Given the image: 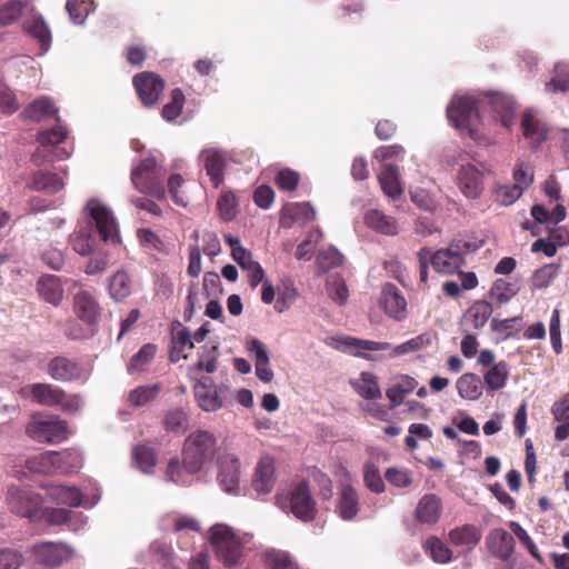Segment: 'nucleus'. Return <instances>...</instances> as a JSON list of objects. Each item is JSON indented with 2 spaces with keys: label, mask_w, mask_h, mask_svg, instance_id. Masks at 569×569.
<instances>
[{
  "label": "nucleus",
  "mask_w": 569,
  "mask_h": 569,
  "mask_svg": "<svg viewBox=\"0 0 569 569\" xmlns=\"http://www.w3.org/2000/svg\"><path fill=\"white\" fill-rule=\"evenodd\" d=\"M84 220L73 237V249H97L99 246L121 244L119 226L112 210L98 198L87 201Z\"/></svg>",
  "instance_id": "1"
},
{
  "label": "nucleus",
  "mask_w": 569,
  "mask_h": 569,
  "mask_svg": "<svg viewBox=\"0 0 569 569\" xmlns=\"http://www.w3.org/2000/svg\"><path fill=\"white\" fill-rule=\"evenodd\" d=\"M433 337L435 336L430 332H423L392 348L388 342L339 336L331 339V346L342 352H349L356 357H362L366 359H369V357L365 351L386 350H390V358H397L427 349L431 346Z\"/></svg>",
  "instance_id": "2"
},
{
  "label": "nucleus",
  "mask_w": 569,
  "mask_h": 569,
  "mask_svg": "<svg viewBox=\"0 0 569 569\" xmlns=\"http://www.w3.org/2000/svg\"><path fill=\"white\" fill-rule=\"evenodd\" d=\"M252 539V533L237 530L226 523H216L209 530V541L214 556L227 568L241 565L244 550Z\"/></svg>",
  "instance_id": "3"
},
{
  "label": "nucleus",
  "mask_w": 569,
  "mask_h": 569,
  "mask_svg": "<svg viewBox=\"0 0 569 569\" xmlns=\"http://www.w3.org/2000/svg\"><path fill=\"white\" fill-rule=\"evenodd\" d=\"M72 309L82 326L71 323L67 328V335L71 339L83 340L93 337L98 331V321L101 309L96 297L89 291L77 292L72 299Z\"/></svg>",
  "instance_id": "4"
},
{
  "label": "nucleus",
  "mask_w": 569,
  "mask_h": 569,
  "mask_svg": "<svg viewBox=\"0 0 569 569\" xmlns=\"http://www.w3.org/2000/svg\"><path fill=\"white\" fill-rule=\"evenodd\" d=\"M480 110H483L480 103V94L478 97L457 94L447 107V117L459 131L477 139L479 137V124L482 122L479 114Z\"/></svg>",
  "instance_id": "5"
},
{
  "label": "nucleus",
  "mask_w": 569,
  "mask_h": 569,
  "mask_svg": "<svg viewBox=\"0 0 569 569\" xmlns=\"http://www.w3.org/2000/svg\"><path fill=\"white\" fill-rule=\"evenodd\" d=\"M219 455L217 438L207 430H197L184 440L182 457L191 470H202Z\"/></svg>",
  "instance_id": "6"
},
{
  "label": "nucleus",
  "mask_w": 569,
  "mask_h": 569,
  "mask_svg": "<svg viewBox=\"0 0 569 569\" xmlns=\"http://www.w3.org/2000/svg\"><path fill=\"white\" fill-rule=\"evenodd\" d=\"M166 169L156 156L142 159L131 171L133 187L141 193L162 199L166 194L163 179Z\"/></svg>",
  "instance_id": "7"
},
{
  "label": "nucleus",
  "mask_w": 569,
  "mask_h": 569,
  "mask_svg": "<svg viewBox=\"0 0 569 569\" xmlns=\"http://www.w3.org/2000/svg\"><path fill=\"white\" fill-rule=\"evenodd\" d=\"M26 433L40 443H60L68 439L67 421L57 416L33 415L26 426Z\"/></svg>",
  "instance_id": "8"
},
{
  "label": "nucleus",
  "mask_w": 569,
  "mask_h": 569,
  "mask_svg": "<svg viewBox=\"0 0 569 569\" xmlns=\"http://www.w3.org/2000/svg\"><path fill=\"white\" fill-rule=\"evenodd\" d=\"M48 373L57 381L86 383L92 373V366L84 360L56 357L48 363Z\"/></svg>",
  "instance_id": "9"
},
{
  "label": "nucleus",
  "mask_w": 569,
  "mask_h": 569,
  "mask_svg": "<svg viewBox=\"0 0 569 569\" xmlns=\"http://www.w3.org/2000/svg\"><path fill=\"white\" fill-rule=\"evenodd\" d=\"M480 103L483 110H490L492 119L502 127L509 129L513 126L517 103L512 96L489 91L480 94Z\"/></svg>",
  "instance_id": "10"
},
{
  "label": "nucleus",
  "mask_w": 569,
  "mask_h": 569,
  "mask_svg": "<svg viewBox=\"0 0 569 569\" xmlns=\"http://www.w3.org/2000/svg\"><path fill=\"white\" fill-rule=\"evenodd\" d=\"M6 501L11 512L33 520L40 510V498L28 488L11 486L8 488Z\"/></svg>",
  "instance_id": "11"
},
{
  "label": "nucleus",
  "mask_w": 569,
  "mask_h": 569,
  "mask_svg": "<svg viewBox=\"0 0 569 569\" xmlns=\"http://www.w3.org/2000/svg\"><path fill=\"white\" fill-rule=\"evenodd\" d=\"M483 163L468 162L461 164L458 170L457 183L459 190L469 199H477L483 191V178L488 172Z\"/></svg>",
  "instance_id": "12"
},
{
  "label": "nucleus",
  "mask_w": 569,
  "mask_h": 569,
  "mask_svg": "<svg viewBox=\"0 0 569 569\" xmlns=\"http://www.w3.org/2000/svg\"><path fill=\"white\" fill-rule=\"evenodd\" d=\"M219 470L217 481L220 488L229 495L240 493V461L233 453H221L218 456Z\"/></svg>",
  "instance_id": "13"
},
{
  "label": "nucleus",
  "mask_w": 569,
  "mask_h": 569,
  "mask_svg": "<svg viewBox=\"0 0 569 569\" xmlns=\"http://www.w3.org/2000/svg\"><path fill=\"white\" fill-rule=\"evenodd\" d=\"M30 551L39 565L56 568L72 556V549L62 542L41 541L34 543Z\"/></svg>",
  "instance_id": "14"
},
{
  "label": "nucleus",
  "mask_w": 569,
  "mask_h": 569,
  "mask_svg": "<svg viewBox=\"0 0 569 569\" xmlns=\"http://www.w3.org/2000/svg\"><path fill=\"white\" fill-rule=\"evenodd\" d=\"M222 387L214 385L212 378L202 377L193 386V395L199 408L207 412H213L222 408Z\"/></svg>",
  "instance_id": "15"
},
{
  "label": "nucleus",
  "mask_w": 569,
  "mask_h": 569,
  "mask_svg": "<svg viewBox=\"0 0 569 569\" xmlns=\"http://www.w3.org/2000/svg\"><path fill=\"white\" fill-rule=\"evenodd\" d=\"M379 305L385 313L395 321L400 322L407 319V300L396 284L387 282L382 287Z\"/></svg>",
  "instance_id": "16"
},
{
  "label": "nucleus",
  "mask_w": 569,
  "mask_h": 569,
  "mask_svg": "<svg viewBox=\"0 0 569 569\" xmlns=\"http://www.w3.org/2000/svg\"><path fill=\"white\" fill-rule=\"evenodd\" d=\"M134 88L144 106L158 102L163 89V79L153 72H141L133 78Z\"/></svg>",
  "instance_id": "17"
},
{
  "label": "nucleus",
  "mask_w": 569,
  "mask_h": 569,
  "mask_svg": "<svg viewBox=\"0 0 569 569\" xmlns=\"http://www.w3.org/2000/svg\"><path fill=\"white\" fill-rule=\"evenodd\" d=\"M96 493L92 498L84 499L83 492L74 486H56L51 489V496L62 505L69 507H83L86 509L93 508L101 499V490L94 485Z\"/></svg>",
  "instance_id": "18"
},
{
  "label": "nucleus",
  "mask_w": 569,
  "mask_h": 569,
  "mask_svg": "<svg viewBox=\"0 0 569 569\" xmlns=\"http://www.w3.org/2000/svg\"><path fill=\"white\" fill-rule=\"evenodd\" d=\"M290 510L300 520L309 521L316 513V503L310 495L309 486L301 481L290 493Z\"/></svg>",
  "instance_id": "19"
},
{
  "label": "nucleus",
  "mask_w": 569,
  "mask_h": 569,
  "mask_svg": "<svg viewBox=\"0 0 569 569\" xmlns=\"http://www.w3.org/2000/svg\"><path fill=\"white\" fill-rule=\"evenodd\" d=\"M274 460L270 456H263L258 461L252 478V488L258 496H266L273 489L276 482Z\"/></svg>",
  "instance_id": "20"
},
{
  "label": "nucleus",
  "mask_w": 569,
  "mask_h": 569,
  "mask_svg": "<svg viewBox=\"0 0 569 569\" xmlns=\"http://www.w3.org/2000/svg\"><path fill=\"white\" fill-rule=\"evenodd\" d=\"M207 176L214 188H218L224 179L226 159L222 152L216 148H204L199 153Z\"/></svg>",
  "instance_id": "21"
},
{
  "label": "nucleus",
  "mask_w": 569,
  "mask_h": 569,
  "mask_svg": "<svg viewBox=\"0 0 569 569\" xmlns=\"http://www.w3.org/2000/svg\"><path fill=\"white\" fill-rule=\"evenodd\" d=\"M22 28L27 34L38 41L41 49L40 54H44L49 51L52 42V34L48 23L40 13L34 12V10L30 12V16L23 22Z\"/></svg>",
  "instance_id": "22"
},
{
  "label": "nucleus",
  "mask_w": 569,
  "mask_h": 569,
  "mask_svg": "<svg viewBox=\"0 0 569 569\" xmlns=\"http://www.w3.org/2000/svg\"><path fill=\"white\" fill-rule=\"evenodd\" d=\"M521 129L523 137L529 141L532 149H537L548 138L549 129L547 124L537 117L532 109L523 112Z\"/></svg>",
  "instance_id": "23"
},
{
  "label": "nucleus",
  "mask_w": 569,
  "mask_h": 569,
  "mask_svg": "<svg viewBox=\"0 0 569 569\" xmlns=\"http://www.w3.org/2000/svg\"><path fill=\"white\" fill-rule=\"evenodd\" d=\"M488 550L497 558L506 561L515 551V539L502 528L492 529L486 537Z\"/></svg>",
  "instance_id": "24"
},
{
  "label": "nucleus",
  "mask_w": 569,
  "mask_h": 569,
  "mask_svg": "<svg viewBox=\"0 0 569 569\" xmlns=\"http://www.w3.org/2000/svg\"><path fill=\"white\" fill-rule=\"evenodd\" d=\"M27 186L34 191L54 194L64 188V181L58 173L37 170L30 174Z\"/></svg>",
  "instance_id": "25"
},
{
  "label": "nucleus",
  "mask_w": 569,
  "mask_h": 569,
  "mask_svg": "<svg viewBox=\"0 0 569 569\" xmlns=\"http://www.w3.org/2000/svg\"><path fill=\"white\" fill-rule=\"evenodd\" d=\"M378 180L383 193L390 200H398L403 191L400 182V174L397 167L390 163H383L378 173Z\"/></svg>",
  "instance_id": "26"
},
{
  "label": "nucleus",
  "mask_w": 569,
  "mask_h": 569,
  "mask_svg": "<svg viewBox=\"0 0 569 569\" xmlns=\"http://www.w3.org/2000/svg\"><path fill=\"white\" fill-rule=\"evenodd\" d=\"M441 500L435 493H427L420 498L416 507V519L420 523L435 525L441 515Z\"/></svg>",
  "instance_id": "27"
},
{
  "label": "nucleus",
  "mask_w": 569,
  "mask_h": 569,
  "mask_svg": "<svg viewBox=\"0 0 569 569\" xmlns=\"http://www.w3.org/2000/svg\"><path fill=\"white\" fill-rule=\"evenodd\" d=\"M491 315L492 307L489 302H475L463 315L461 323L463 331L467 332L469 329H481L487 323Z\"/></svg>",
  "instance_id": "28"
},
{
  "label": "nucleus",
  "mask_w": 569,
  "mask_h": 569,
  "mask_svg": "<svg viewBox=\"0 0 569 569\" xmlns=\"http://www.w3.org/2000/svg\"><path fill=\"white\" fill-rule=\"evenodd\" d=\"M427 259L437 272L447 274L456 272L462 263L460 251H431Z\"/></svg>",
  "instance_id": "29"
},
{
  "label": "nucleus",
  "mask_w": 569,
  "mask_h": 569,
  "mask_svg": "<svg viewBox=\"0 0 569 569\" xmlns=\"http://www.w3.org/2000/svg\"><path fill=\"white\" fill-rule=\"evenodd\" d=\"M365 223L371 230L385 236H395L399 231L396 219L378 209H370L366 212Z\"/></svg>",
  "instance_id": "30"
},
{
  "label": "nucleus",
  "mask_w": 569,
  "mask_h": 569,
  "mask_svg": "<svg viewBox=\"0 0 569 569\" xmlns=\"http://www.w3.org/2000/svg\"><path fill=\"white\" fill-rule=\"evenodd\" d=\"M200 471L201 470H191L188 467L184 457H182V462L177 458H173L168 462L166 469V481L180 486H190L193 482L194 476Z\"/></svg>",
  "instance_id": "31"
},
{
  "label": "nucleus",
  "mask_w": 569,
  "mask_h": 569,
  "mask_svg": "<svg viewBox=\"0 0 569 569\" xmlns=\"http://www.w3.org/2000/svg\"><path fill=\"white\" fill-rule=\"evenodd\" d=\"M449 540L452 545L472 550L481 539V531L473 525H463L449 531Z\"/></svg>",
  "instance_id": "32"
},
{
  "label": "nucleus",
  "mask_w": 569,
  "mask_h": 569,
  "mask_svg": "<svg viewBox=\"0 0 569 569\" xmlns=\"http://www.w3.org/2000/svg\"><path fill=\"white\" fill-rule=\"evenodd\" d=\"M37 289L40 297L53 306H59L63 299V288L57 276H43L38 280Z\"/></svg>",
  "instance_id": "33"
},
{
  "label": "nucleus",
  "mask_w": 569,
  "mask_h": 569,
  "mask_svg": "<svg viewBox=\"0 0 569 569\" xmlns=\"http://www.w3.org/2000/svg\"><path fill=\"white\" fill-rule=\"evenodd\" d=\"M32 11V0H10L0 6V27L10 26L18 21L23 13Z\"/></svg>",
  "instance_id": "34"
},
{
  "label": "nucleus",
  "mask_w": 569,
  "mask_h": 569,
  "mask_svg": "<svg viewBox=\"0 0 569 569\" xmlns=\"http://www.w3.org/2000/svg\"><path fill=\"white\" fill-rule=\"evenodd\" d=\"M54 473L67 475L77 472L82 467V456L78 450L66 449L61 451H53Z\"/></svg>",
  "instance_id": "35"
},
{
  "label": "nucleus",
  "mask_w": 569,
  "mask_h": 569,
  "mask_svg": "<svg viewBox=\"0 0 569 569\" xmlns=\"http://www.w3.org/2000/svg\"><path fill=\"white\" fill-rule=\"evenodd\" d=\"M548 238H538L530 249H558L569 244V231L557 226H546Z\"/></svg>",
  "instance_id": "36"
},
{
  "label": "nucleus",
  "mask_w": 569,
  "mask_h": 569,
  "mask_svg": "<svg viewBox=\"0 0 569 569\" xmlns=\"http://www.w3.org/2000/svg\"><path fill=\"white\" fill-rule=\"evenodd\" d=\"M30 392L39 405L46 407H57L63 397L62 389L49 383H33Z\"/></svg>",
  "instance_id": "37"
},
{
  "label": "nucleus",
  "mask_w": 569,
  "mask_h": 569,
  "mask_svg": "<svg viewBox=\"0 0 569 569\" xmlns=\"http://www.w3.org/2000/svg\"><path fill=\"white\" fill-rule=\"evenodd\" d=\"M417 387L415 378L403 375L395 379L393 385L387 389L386 396L391 402V408H396L402 403L403 398L411 393Z\"/></svg>",
  "instance_id": "38"
},
{
  "label": "nucleus",
  "mask_w": 569,
  "mask_h": 569,
  "mask_svg": "<svg viewBox=\"0 0 569 569\" xmlns=\"http://www.w3.org/2000/svg\"><path fill=\"white\" fill-rule=\"evenodd\" d=\"M161 390L162 385L159 382L138 386L128 393L127 401L131 407H143L152 402L159 396Z\"/></svg>",
  "instance_id": "39"
},
{
  "label": "nucleus",
  "mask_w": 569,
  "mask_h": 569,
  "mask_svg": "<svg viewBox=\"0 0 569 569\" xmlns=\"http://www.w3.org/2000/svg\"><path fill=\"white\" fill-rule=\"evenodd\" d=\"M316 217V210L309 202H300L288 204L282 213V224L289 226L287 219L291 222L303 224L313 220Z\"/></svg>",
  "instance_id": "40"
},
{
  "label": "nucleus",
  "mask_w": 569,
  "mask_h": 569,
  "mask_svg": "<svg viewBox=\"0 0 569 569\" xmlns=\"http://www.w3.org/2000/svg\"><path fill=\"white\" fill-rule=\"evenodd\" d=\"M359 510L357 491L351 486H343L339 497L338 512L343 520H352Z\"/></svg>",
  "instance_id": "41"
},
{
  "label": "nucleus",
  "mask_w": 569,
  "mask_h": 569,
  "mask_svg": "<svg viewBox=\"0 0 569 569\" xmlns=\"http://www.w3.org/2000/svg\"><path fill=\"white\" fill-rule=\"evenodd\" d=\"M496 246V238L485 231L471 232L462 239L455 240L448 249H480Z\"/></svg>",
  "instance_id": "42"
},
{
  "label": "nucleus",
  "mask_w": 569,
  "mask_h": 569,
  "mask_svg": "<svg viewBox=\"0 0 569 569\" xmlns=\"http://www.w3.org/2000/svg\"><path fill=\"white\" fill-rule=\"evenodd\" d=\"M457 390L461 398L477 400L482 395V382L475 373H465L457 380Z\"/></svg>",
  "instance_id": "43"
},
{
  "label": "nucleus",
  "mask_w": 569,
  "mask_h": 569,
  "mask_svg": "<svg viewBox=\"0 0 569 569\" xmlns=\"http://www.w3.org/2000/svg\"><path fill=\"white\" fill-rule=\"evenodd\" d=\"M355 390L365 399L372 400L381 397L377 378L370 372H362L352 381Z\"/></svg>",
  "instance_id": "44"
},
{
  "label": "nucleus",
  "mask_w": 569,
  "mask_h": 569,
  "mask_svg": "<svg viewBox=\"0 0 569 569\" xmlns=\"http://www.w3.org/2000/svg\"><path fill=\"white\" fill-rule=\"evenodd\" d=\"M509 376L508 365L500 361L493 365L483 377L487 389L491 392L502 389Z\"/></svg>",
  "instance_id": "45"
},
{
  "label": "nucleus",
  "mask_w": 569,
  "mask_h": 569,
  "mask_svg": "<svg viewBox=\"0 0 569 569\" xmlns=\"http://www.w3.org/2000/svg\"><path fill=\"white\" fill-rule=\"evenodd\" d=\"M531 216L538 223H546V226H557L566 218V208L562 204H557L552 211H548L540 204H535L531 208Z\"/></svg>",
  "instance_id": "46"
},
{
  "label": "nucleus",
  "mask_w": 569,
  "mask_h": 569,
  "mask_svg": "<svg viewBox=\"0 0 569 569\" xmlns=\"http://www.w3.org/2000/svg\"><path fill=\"white\" fill-rule=\"evenodd\" d=\"M109 293L116 301H122L131 293V279L126 271L119 270L112 276Z\"/></svg>",
  "instance_id": "47"
},
{
  "label": "nucleus",
  "mask_w": 569,
  "mask_h": 569,
  "mask_svg": "<svg viewBox=\"0 0 569 569\" xmlns=\"http://www.w3.org/2000/svg\"><path fill=\"white\" fill-rule=\"evenodd\" d=\"M57 112L51 99L42 97L31 102L23 111L26 118L32 121H41Z\"/></svg>",
  "instance_id": "48"
},
{
  "label": "nucleus",
  "mask_w": 569,
  "mask_h": 569,
  "mask_svg": "<svg viewBox=\"0 0 569 569\" xmlns=\"http://www.w3.org/2000/svg\"><path fill=\"white\" fill-rule=\"evenodd\" d=\"M491 330L498 335L499 341H506L521 330V318L512 317L499 320L493 318L490 323Z\"/></svg>",
  "instance_id": "49"
},
{
  "label": "nucleus",
  "mask_w": 569,
  "mask_h": 569,
  "mask_svg": "<svg viewBox=\"0 0 569 569\" xmlns=\"http://www.w3.org/2000/svg\"><path fill=\"white\" fill-rule=\"evenodd\" d=\"M423 548L435 562L447 563L452 560V551L438 537H429Z\"/></svg>",
  "instance_id": "50"
},
{
  "label": "nucleus",
  "mask_w": 569,
  "mask_h": 569,
  "mask_svg": "<svg viewBox=\"0 0 569 569\" xmlns=\"http://www.w3.org/2000/svg\"><path fill=\"white\" fill-rule=\"evenodd\" d=\"M134 466L143 473H151L156 466L157 455L147 446H137L132 450Z\"/></svg>",
  "instance_id": "51"
},
{
  "label": "nucleus",
  "mask_w": 569,
  "mask_h": 569,
  "mask_svg": "<svg viewBox=\"0 0 569 569\" xmlns=\"http://www.w3.org/2000/svg\"><path fill=\"white\" fill-rule=\"evenodd\" d=\"M553 77L546 83L547 91L565 93L569 90V63L558 62L553 69Z\"/></svg>",
  "instance_id": "52"
},
{
  "label": "nucleus",
  "mask_w": 569,
  "mask_h": 569,
  "mask_svg": "<svg viewBox=\"0 0 569 569\" xmlns=\"http://www.w3.org/2000/svg\"><path fill=\"white\" fill-rule=\"evenodd\" d=\"M519 291L516 282H509L505 279H497L491 289L490 297L499 305H505L511 300Z\"/></svg>",
  "instance_id": "53"
},
{
  "label": "nucleus",
  "mask_w": 569,
  "mask_h": 569,
  "mask_svg": "<svg viewBox=\"0 0 569 569\" xmlns=\"http://www.w3.org/2000/svg\"><path fill=\"white\" fill-rule=\"evenodd\" d=\"M188 415L180 408L169 410L163 418L166 430L176 435L184 432L188 428Z\"/></svg>",
  "instance_id": "54"
},
{
  "label": "nucleus",
  "mask_w": 569,
  "mask_h": 569,
  "mask_svg": "<svg viewBox=\"0 0 569 569\" xmlns=\"http://www.w3.org/2000/svg\"><path fill=\"white\" fill-rule=\"evenodd\" d=\"M157 352V348L154 345L147 343L140 348V350L132 356L128 371L129 372H141L153 360Z\"/></svg>",
  "instance_id": "55"
},
{
  "label": "nucleus",
  "mask_w": 569,
  "mask_h": 569,
  "mask_svg": "<svg viewBox=\"0 0 569 569\" xmlns=\"http://www.w3.org/2000/svg\"><path fill=\"white\" fill-rule=\"evenodd\" d=\"M184 101L183 92L179 88L173 89L170 94V101L161 110L162 118L168 122L176 120L182 112Z\"/></svg>",
  "instance_id": "56"
},
{
  "label": "nucleus",
  "mask_w": 569,
  "mask_h": 569,
  "mask_svg": "<svg viewBox=\"0 0 569 569\" xmlns=\"http://www.w3.org/2000/svg\"><path fill=\"white\" fill-rule=\"evenodd\" d=\"M53 451H44L39 455H36L29 458L26 461V467L37 473H54L53 460H54Z\"/></svg>",
  "instance_id": "57"
},
{
  "label": "nucleus",
  "mask_w": 569,
  "mask_h": 569,
  "mask_svg": "<svg viewBox=\"0 0 569 569\" xmlns=\"http://www.w3.org/2000/svg\"><path fill=\"white\" fill-rule=\"evenodd\" d=\"M47 519L52 525H63L70 522V528L78 530L79 527L73 523L76 519H81V523L86 522V518L81 512H73L64 508H54L48 511Z\"/></svg>",
  "instance_id": "58"
},
{
  "label": "nucleus",
  "mask_w": 569,
  "mask_h": 569,
  "mask_svg": "<svg viewBox=\"0 0 569 569\" xmlns=\"http://www.w3.org/2000/svg\"><path fill=\"white\" fill-rule=\"evenodd\" d=\"M266 565L270 569H299L287 551L269 550L266 552Z\"/></svg>",
  "instance_id": "59"
},
{
  "label": "nucleus",
  "mask_w": 569,
  "mask_h": 569,
  "mask_svg": "<svg viewBox=\"0 0 569 569\" xmlns=\"http://www.w3.org/2000/svg\"><path fill=\"white\" fill-rule=\"evenodd\" d=\"M363 482L366 487L375 493H381L385 491L386 486L380 471L372 462H367L363 467Z\"/></svg>",
  "instance_id": "60"
},
{
  "label": "nucleus",
  "mask_w": 569,
  "mask_h": 569,
  "mask_svg": "<svg viewBox=\"0 0 569 569\" xmlns=\"http://www.w3.org/2000/svg\"><path fill=\"white\" fill-rule=\"evenodd\" d=\"M219 356L218 346L204 345L197 362V368L212 373L217 369V359Z\"/></svg>",
  "instance_id": "61"
},
{
  "label": "nucleus",
  "mask_w": 569,
  "mask_h": 569,
  "mask_svg": "<svg viewBox=\"0 0 569 569\" xmlns=\"http://www.w3.org/2000/svg\"><path fill=\"white\" fill-rule=\"evenodd\" d=\"M522 191L516 184H499L493 189L495 201L501 206H510L517 201Z\"/></svg>",
  "instance_id": "62"
},
{
  "label": "nucleus",
  "mask_w": 569,
  "mask_h": 569,
  "mask_svg": "<svg viewBox=\"0 0 569 569\" xmlns=\"http://www.w3.org/2000/svg\"><path fill=\"white\" fill-rule=\"evenodd\" d=\"M219 214L224 221H231L238 213V201L233 192H224L217 203Z\"/></svg>",
  "instance_id": "63"
},
{
  "label": "nucleus",
  "mask_w": 569,
  "mask_h": 569,
  "mask_svg": "<svg viewBox=\"0 0 569 569\" xmlns=\"http://www.w3.org/2000/svg\"><path fill=\"white\" fill-rule=\"evenodd\" d=\"M515 183L522 192L533 182V169L531 164L519 161L512 173Z\"/></svg>",
  "instance_id": "64"
}]
</instances>
